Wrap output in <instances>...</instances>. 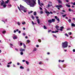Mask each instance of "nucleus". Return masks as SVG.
Here are the masks:
<instances>
[{
  "mask_svg": "<svg viewBox=\"0 0 75 75\" xmlns=\"http://www.w3.org/2000/svg\"><path fill=\"white\" fill-rule=\"evenodd\" d=\"M28 5H30V7H34V6L36 4V0H23Z\"/></svg>",
  "mask_w": 75,
  "mask_h": 75,
  "instance_id": "1",
  "label": "nucleus"
},
{
  "mask_svg": "<svg viewBox=\"0 0 75 75\" xmlns=\"http://www.w3.org/2000/svg\"><path fill=\"white\" fill-rule=\"evenodd\" d=\"M62 47L63 48H67L68 47V42H62Z\"/></svg>",
  "mask_w": 75,
  "mask_h": 75,
  "instance_id": "2",
  "label": "nucleus"
},
{
  "mask_svg": "<svg viewBox=\"0 0 75 75\" xmlns=\"http://www.w3.org/2000/svg\"><path fill=\"white\" fill-rule=\"evenodd\" d=\"M20 8L21 10L24 11V13H26L27 12V8L24 7L21 5H20Z\"/></svg>",
  "mask_w": 75,
  "mask_h": 75,
  "instance_id": "3",
  "label": "nucleus"
},
{
  "mask_svg": "<svg viewBox=\"0 0 75 75\" xmlns=\"http://www.w3.org/2000/svg\"><path fill=\"white\" fill-rule=\"evenodd\" d=\"M56 7H59V8H62V6L61 5H57L56 6Z\"/></svg>",
  "mask_w": 75,
  "mask_h": 75,
  "instance_id": "4",
  "label": "nucleus"
},
{
  "mask_svg": "<svg viewBox=\"0 0 75 75\" xmlns=\"http://www.w3.org/2000/svg\"><path fill=\"white\" fill-rule=\"evenodd\" d=\"M55 18H56V19H57V20L58 21H60V20H59V18H58V17H57V16H55Z\"/></svg>",
  "mask_w": 75,
  "mask_h": 75,
  "instance_id": "5",
  "label": "nucleus"
},
{
  "mask_svg": "<svg viewBox=\"0 0 75 75\" xmlns=\"http://www.w3.org/2000/svg\"><path fill=\"white\" fill-rule=\"evenodd\" d=\"M20 51L21 52H23V51H25V50L24 49H23L22 48L20 49Z\"/></svg>",
  "mask_w": 75,
  "mask_h": 75,
  "instance_id": "6",
  "label": "nucleus"
},
{
  "mask_svg": "<svg viewBox=\"0 0 75 75\" xmlns=\"http://www.w3.org/2000/svg\"><path fill=\"white\" fill-rule=\"evenodd\" d=\"M4 4V1H2L1 3V5L3 6Z\"/></svg>",
  "mask_w": 75,
  "mask_h": 75,
  "instance_id": "7",
  "label": "nucleus"
},
{
  "mask_svg": "<svg viewBox=\"0 0 75 75\" xmlns=\"http://www.w3.org/2000/svg\"><path fill=\"white\" fill-rule=\"evenodd\" d=\"M17 36L16 35L15 36H13V39H14V40H15L16 39H17Z\"/></svg>",
  "mask_w": 75,
  "mask_h": 75,
  "instance_id": "8",
  "label": "nucleus"
},
{
  "mask_svg": "<svg viewBox=\"0 0 75 75\" xmlns=\"http://www.w3.org/2000/svg\"><path fill=\"white\" fill-rule=\"evenodd\" d=\"M55 28H56L57 30H59V29L58 28H59V26L58 25H56L55 26Z\"/></svg>",
  "mask_w": 75,
  "mask_h": 75,
  "instance_id": "9",
  "label": "nucleus"
},
{
  "mask_svg": "<svg viewBox=\"0 0 75 75\" xmlns=\"http://www.w3.org/2000/svg\"><path fill=\"white\" fill-rule=\"evenodd\" d=\"M45 13H46V14H50V12L47 11H45Z\"/></svg>",
  "mask_w": 75,
  "mask_h": 75,
  "instance_id": "10",
  "label": "nucleus"
},
{
  "mask_svg": "<svg viewBox=\"0 0 75 75\" xmlns=\"http://www.w3.org/2000/svg\"><path fill=\"white\" fill-rule=\"evenodd\" d=\"M23 48H26V45H25V44L24 43H23Z\"/></svg>",
  "mask_w": 75,
  "mask_h": 75,
  "instance_id": "11",
  "label": "nucleus"
},
{
  "mask_svg": "<svg viewBox=\"0 0 75 75\" xmlns=\"http://www.w3.org/2000/svg\"><path fill=\"white\" fill-rule=\"evenodd\" d=\"M37 21L38 23V24H39L40 23V20H39V19H38L37 20Z\"/></svg>",
  "mask_w": 75,
  "mask_h": 75,
  "instance_id": "12",
  "label": "nucleus"
},
{
  "mask_svg": "<svg viewBox=\"0 0 75 75\" xmlns=\"http://www.w3.org/2000/svg\"><path fill=\"white\" fill-rule=\"evenodd\" d=\"M20 69H24V67L22 66H21L20 67Z\"/></svg>",
  "mask_w": 75,
  "mask_h": 75,
  "instance_id": "13",
  "label": "nucleus"
},
{
  "mask_svg": "<svg viewBox=\"0 0 75 75\" xmlns=\"http://www.w3.org/2000/svg\"><path fill=\"white\" fill-rule=\"evenodd\" d=\"M39 5H40V6L41 7H42V6H43V5H44V4L43 3H41L40 4H39Z\"/></svg>",
  "mask_w": 75,
  "mask_h": 75,
  "instance_id": "14",
  "label": "nucleus"
},
{
  "mask_svg": "<svg viewBox=\"0 0 75 75\" xmlns=\"http://www.w3.org/2000/svg\"><path fill=\"white\" fill-rule=\"evenodd\" d=\"M55 19H52V22H54L55 21Z\"/></svg>",
  "mask_w": 75,
  "mask_h": 75,
  "instance_id": "15",
  "label": "nucleus"
},
{
  "mask_svg": "<svg viewBox=\"0 0 75 75\" xmlns=\"http://www.w3.org/2000/svg\"><path fill=\"white\" fill-rule=\"evenodd\" d=\"M71 26L72 27H75V24L73 23H71Z\"/></svg>",
  "mask_w": 75,
  "mask_h": 75,
  "instance_id": "16",
  "label": "nucleus"
},
{
  "mask_svg": "<svg viewBox=\"0 0 75 75\" xmlns=\"http://www.w3.org/2000/svg\"><path fill=\"white\" fill-rule=\"evenodd\" d=\"M33 14H34V16H36V15L37 14V12L35 11L34 12Z\"/></svg>",
  "mask_w": 75,
  "mask_h": 75,
  "instance_id": "17",
  "label": "nucleus"
},
{
  "mask_svg": "<svg viewBox=\"0 0 75 75\" xmlns=\"http://www.w3.org/2000/svg\"><path fill=\"white\" fill-rule=\"evenodd\" d=\"M25 62L27 65H28L29 64V62L28 61H25Z\"/></svg>",
  "mask_w": 75,
  "mask_h": 75,
  "instance_id": "18",
  "label": "nucleus"
},
{
  "mask_svg": "<svg viewBox=\"0 0 75 75\" xmlns=\"http://www.w3.org/2000/svg\"><path fill=\"white\" fill-rule=\"evenodd\" d=\"M48 22L49 23H52V21L51 20H50L48 21Z\"/></svg>",
  "mask_w": 75,
  "mask_h": 75,
  "instance_id": "19",
  "label": "nucleus"
},
{
  "mask_svg": "<svg viewBox=\"0 0 75 75\" xmlns=\"http://www.w3.org/2000/svg\"><path fill=\"white\" fill-rule=\"evenodd\" d=\"M8 2H9V0H7L6 1H5V3H8Z\"/></svg>",
  "mask_w": 75,
  "mask_h": 75,
  "instance_id": "20",
  "label": "nucleus"
},
{
  "mask_svg": "<svg viewBox=\"0 0 75 75\" xmlns=\"http://www.w3.org/2000/svg\"><path fill=\"white\" fill-rule=\"evenodd\" d=\"M66 6H67V7H70V5H68L67 4L66 5Z\"/></svg>",
  "mask_w": 75,
  "mask_h": 75,
  "instance_id": "21",
  "label": "nucleus"
},
{
  "mask_svg": "<svg viewBox=\"0 0 75 75\" xmlns=\"http://www.w3.org/2000/svg\"><path fill=\"white\" fill-rule=\"evenodd\" d=\"M3 6L4 7V8L6 7V6H7V5L5 4H4Z\"/></svg>",
  "mask_w": 75,
  "mask_h": 75,
  "instance_id": "22",
  "label": "nucleus"
},
{
  "mask_svg": "<svg viewBox=\"0 0 75 75\" xmlns=\"http://www.w3.org/2000/svg\"><path fill=\"white\" fill-rule=\"evenodd\" d=\"M6 31L5 30H4L3 32H2V33H3V34H5V33H6Z\"/></svg>",
  "mask_w": 75,
  "mask_h": 75,
  "instance_id": "23",
  "label": "nucleus"
},
{
  "mask_svg": "<svg viewBox=\"0 0 75 75\" xmlns=\"http://www.w3.org/2000/svg\"><path fill=\"white\" fill-rule=\"evenodd\" d=\"M69 11H73V10L71 9L70 8H69Z\"/></svg>",
  "mask_w": 75,
  "mask_h": 75,
  "instance_id": "24",
  "label": "nucleus"
},
{
  "mask_svg": "<svg viewBox=\"0 0 75 75\" xmlns=\"http://www.w3.org/2000/svg\"><path fill=\"white\" fill-rule=\"evenodd\" d=\"M58 3H62V1H61V0H59L58 1Z\"/></svg>",
  "mask_w": 75,
  "mask_h": 75,
  "instance_id": "25",
  "label": "nucleus"
},
{
  "mask_svg": "<svg viewBox=\"0 0 75 75\" xmlns=\"http://www.w3.org/2000/svg\"><path fill=\"white\" fill-rule=\"evenodd\" d=\"M51 30H48V33H50V32H51Z\"/></svg>",
  "mask_w": 75,
  "mask_h": 75,
  "instance_id": "26",
  "label": "nucleus"
},
{
  "mask_svg": "<svg viewBox=\"0 0 75 75\" xmlns=\"http://www.w3.org/2000/svg\"><path fill=\"white\" fill-rule=\"evenodd\" d=\"M43 28H44V29H47V27H45V25L44 26Z\"/></svg>",
  "mask_w": 75,
  "mask_h": 75,
  "instance_id": "27",
  "label": "nucleus"
},
{
  "mask_svg": "<svg viewBox=\"0 0 75 75\" xmlns=\"http://www.w3.org/2000/svg\"><path fill=\"white\" fill-rule=\"evenodd\" d=\"M38 4H40V0H38Z\"/></svg>",
  "mask_w": 75,
  "mask_h": 75,
  "instance_id": "28",
  "label": "nucleus"
},
{
  "mask_svg": "<svg viewBox=\"0 0 75 75\" xmlns=\"http://www.w3.org/2000/svg\"><path fill=\"white\" fill-rule=\"evenodd\" d=\"M38 41L39 42H41V40L40 39H39Z\"/></svg>",
  "mask_w": 75,
  "mask_h": 75,
  "instance_id": "29",
  "label": "nucleus"
},
{
  "mask_svg": "<svg viewBox=\"0 0 75 75\" xmlns=\"http://www.w3.org/2000/svg\"><path fill=\"white\" fill-rule=\"evenodd\" d=\"M68 21L69 22V23H70V22H71V20L70 19H69L68 20Z\"/></svg>",
  "mask_w": 75,
  "mask_h": 75,
  "instance_id": "30",
  "label": "nucleus"
},
{
  "mask_svg": "<svg viewBox=\"0 0 75 75\" xmlns=\"http://www.w3.org/2000/svg\"><path fill=\"white\" fill-rule=\"evenodd\" d=\"M66 16H67V15L65 14V15H62V16L63 17H65Z\"/></svg>",
  "mask_w": 75,
  "mask_h": 75,
  "instance_id": "31",
  "label": "nucleus"
},
{
  "mask_svg": "<svg viewBox=\"0 0 75 75\" xmlns=\"http://www.w3.org/2000/svg\"><path fill=\"white\" fill-rule=\"evenodd\" d=\"M17 24L18 25H20V22H18Z\"/></svg>",
  "mask_w": 75,
  "mask_h": 75,
  "instance_id": "32",
  "label": "nucleus"
},
{
  "mask_svg": "<svg viewBox=\"0 0 75 75\" xmlns=\"http://www.w3.org/2000/svg\"><path fill=\"white\" fill-rule=\"evenodd\" d=\"M22 24L24 25V24H25V22H24L22 23Z\"/></svg>",
  "mask_w": 75,
  "mask_h": 75,
  "instance_id": "33",
  "label": "nucleus"
},
{
  "mask_svg": "<svg viewBox=\"0 0 75 75\" xmlns=\"http://www.w3.org/2000/svg\"><path fill=\"white\" fill-rule=\"evenodd\" d=\"M69 35H71L72 34V33L71 32H69L68 33Z\"/></svg>",
  "mask_w": 75,
  "mask_h": 75,
  "instance_id": "34",
  "label": "nucleus"
},
{
  "mask_svg": "<svg viewBox=\"0 0 75 75\" xmlns=\"http://www.w3.org/2000/svg\"><path fill=\"white\" fill-rule=\"evenodd\" d=\"M21 55H23V52H21L20 53Z\"/></svg>",
  "mask_w": 75,
  "mask_h": 75,
  "instance_id": "35",
  "label": "nucleus"
},
{
  "mask_svg": "<svg viewBox=\"0 0 75 75\" xmlns=\"http://www.w3.org/2000/svg\"><path fill=\"white\" fill-rule=\"evenodd\" d=\"M31 17L33 19V20H34V17L33 15L31 16Z\"/></svg>",
  "mask_w": 75,
  "mask_h": 75,
  "instance_id": "36",
  "label": "nucleus"
},
{
  "mask_svg": "<svg viewBox=\"0 0 75 75\" xmlns=\"http://www.w3.org/2000/svg\"><path fill=\"white\" fill-rule=\"evenodd\" d=\"M36 50H37V49H36V48H35V49H34L33 50V51H36Z\"/></svg>",
  "mask_w": 75,
  "mask_h": 75,
  "instance_id": "37",
  "label": "nucleus"
},
{
  "mask_svg": "<svg viewBox=\"0 0 75 75\" xmlns=\"http://www.w3.org/2000/svg\"><path fill=\"white\" fill-rule=\"evenodd\" d=\"M53 37H55V38H57V36L54 35H53Z\"/></svg>",
  "mask_w": 75,
  "mask_h": 75,
  "instance_id": "38",
  "label": "nucleus"
},
{
  "mask_svg": "<svg viewBox=\"0 0 75 75\" xmlns=\"http://www.w3.org/2000/svg\"><path fill=\"white\" fill-rule=\"evenodd\" d=\"M10 45H11V47H12V46H13V44H10Z\"/></svg>",
  "mask_w": 75,
  "mask_h": 75,
  "instance_id": "39",
  "label": "nucleus"
},
{
  "mask_svg": "<svg viewBox=\"0 0 75 75\" xmlns=\"http://www.w3.org/2000/svg\"><path fill=\"white\" fill-rule=\"evenodd\" d=\"M40 13V14H42V13H43V11H41Z\"/></svg>",
  "mask_w": 75,
  "mask_h": 75,
  "instance_id": "40",
  "label": "nucleus"
},
{
  "mask_svg": "<svg viewBox=\"0 0 75 75\" xmlns=\"http://www.w3.org/2000/svg\"><path fill=\"white\" fill-rule=\"evenodd\" d=\"M11 63H12V62H10L9 63H8V64H11Z\"/></svg>",
  "mask_w": 75,
  "mask_h": 75,
  "instance_id": "41",
  "label": "nucleus"
},
{
  "mask_svg": "<svg viewBox=\"0 0 75 75\" xmlns=\"http://www.w3.org/2000/svg\"><path fill=\"white\" fill-rule=\"evenodd\" d=\"M65 35H66L67 37H68V34H67V33H66L65 34Z\"/></svg>",
  "mask_w": 75,
  "mask_h": 75,
  "instance_id": "42",
  "label": "nucleus"
},
{
  "mask_svg": "<svg viewBox=\"0 0 75 75\" xmlns=\"http://www.w3.org/2000/svg\"><path fill=\"white\" fill-rule=\"evenodd\" d=\"M20 45L21 46H22V45H23V43L21 42L20 43Z\"/></svg>",
  "mask_w": 75,
  "mask_h": 75,
  "instance_id": "43",
  "label": "nucleus"
},
{
  "mask_svg": "<svg viewBox=\"0 0 75 75\" xmlns=\"http://www.w3.org/2000/svg\"><path fill=\"white\" fill-rule=\"evenodd\" d=\"M60 28L61 29H64V27H62V26L61 27H60Z\"/></svg>",
  "mask_w": 75,
  "mask_h": 75,
  "instance_id": "44",
  "label": "nucleus"
},
{
  "mask_svg": "<svg viewBox=\"0 0 75 75\" xmlns=\"http://www.w3.org/2000/svg\"><path fill=\"white\" fill-rule=\"evenodd\" d=\"M27 42H28V43H29V42H30V41L29 40H27Z\"/></svg>",
  "mask_w": 75,
  "mask_h": 75,
  "instance_id": "45",
  "label": "nucleus"
},
{
  "mask_svg": "<svg viewBox=\"0 0 75 75\" xmlns=\"http://www.w3.org/2000/svg\"><path fill=\"white\" fill-rule=\"evenodd\" d=\"M52 33H56V32H55L54 31H52Z\"/></svg>",
  "mask_w": 75,
  "mask_h": 75,
  "instance_id": "46",
  "label": "nucleus"
},
{
  "mask_svg": "<svg viewBox=\"0 0 75 75\" xmlns=\"http://www.w3.org/2000/svg\"><path fill=\"white\" fill-rule=\"evenodd\" d=\"M18 33H19V34H20V33H21V31L20 30H19Z\"/></svg>",
  "mask_w": 75,
  "mask_h": 75,
  "instance_id": "47",
  "label": "nucleus"
},
{
  "mask_svg": "<svg viewBox=\"0 0 75 75\" xmlns=\"http://www.w3.org/2000/svg\"><path fill=\"white\" fill-rule=\"evenodd\" d=\"M42 63V62H40L39 63V64H41V63Z\"/></svg>",
  "mask_w": 75,
  "mask_h": 75,
  "instance_id": "48",
  "label": "nucleus"
},
{
  "mask_svg": "<svg viewBox=\"0 0 75 75\" xmlns=\"http://www.w3.org/2000/svg\"><path fill=\"white\" fill-rule=\"evenodd\" d=\"M55 33H58V30H56L55 31Z\"/></svg>",
  "mask_w": 75,
  "mask_h": 75,
  "instance_id": "49",
  "label": "nucleus"
},
{
  "mask_svg": "<svg viewBox=\"0 0 75 75\" xmlns=\"http://www.w3.org/2000/svg\"><path fill=\"white\" fill-rule=\"evenodd\" d=\"M73 5H74V6H75V2H74V3H72Z\"/></svg>",
  "mask_w": 75,
  "mask_h": 75,
  "instance_id": "50",
  "label": "nucleus"
},
{
  "mask_svg": "<svg viewBox=\"0 0 75 75\" xmlns=\"http://www.w3.org/2000/svg\"><path fill=\"white\" fill-rule=\"evenodd\" d=\"M7 67H8V68H9V67H10V65H7Z\"/></svg>",
  "mask_w": 75,
  "mask_h": 75,
  "instance_id": "51",
  "label": "nucleus"
},
{
  "mask_svg": "<svg viewBox=\"0 0 75 75\" xmlns=\"http://www.w3.org/2000/svg\"><path fill=\"white\" fill-rule=\"evenodd\" d=\"M71 30V28H69L67 29V30Z\"/></svg>",
  "mask_w": 75,
  "mask_h": 75,
  "instance_id": "52",
  "label": "nucleus"
},
{
  "mask_svg": "<svg viewBox=\"0 0 75 75\" xmlns=\"http://www.w3.org/2000/svg\"><path fill=\"white\" fill-rule=\"evenodd\" d=\"M17 65H20V63L19 62L17 63Z\"/></svg>",
  "mask_w": 75,
  "mask_h": 75,
  "instance_id": "53",
  "label": "nucleus"
},
{
  "mask_svg": "<svg viewBox=\"0 0 75 75\" xmlns=\"http://www.w3.org/2000/svg\"><path fill=\"white\" fill-rule=\"evenodd\" d=\"M48 7H50V5H49V4H48V5L47 6Z\"/></svg>",
  "mask_w": 75,
  "mask_h": 75,
  "instance_id": "54",
  "label": "nucleus"
},
{
  "mask_svg": "<svg viewBox=\"0 0 75 75\" xmlns=\"http://www.w3.org/2000/svg\"><path fill=\"white\" fill-rule=\"evenodd\" d=\"M13 67H16V65H14V64H13Z\"/></svg>",
  "mask_w": 75,
  "mask_h": 75,
  "instance_id": "55",
  "label": "nucleus"
},
{
  "mask_svg": "<svg viewBox=\"0 0 75 75\" xmlns=\"http://www.w3.org/2000/svg\"><path fill=\"white\" fill-rule=\"evenodd\" d=\"M22 62H25V60H22Z\"/></svg>",
  "mask_w": 75,
  "mask_h": 75,
  "instance_id": "56",
  "label": "nucleus"
},
{
  "mask_svg": "<svg viewBox=\"0 0 75 75\" xmlns=\"http://www.w3.org/2000/svg\"><path fill=\"white\" fill-rule=\"evenodd\" d=\"M40 10H42V8H41V7H40Z\"/></svg>",
  "mask_w": 75,
  "mask_h": 75,
  "instance_id": "57",
  "label": "nucleus"
},
{
  "mask_svg": "<svg viewBox=\"0 0 75 75\" xmlns=\"http://www.w3.org/2000/svg\"><path fill=\"white\" fill-rule=\"evenodd\" d=\"M73 52H75V49H73Z\"/></svg>",
  "mask_w": 75,
  "mask_h": 75,
  "instance_id": "58",
  "label": "nucleus"
},
{
  "mask_svg": "<svg viewBox=\"0 0 75 75\" xmlns=\"http://www.w3.org/2000/svg\"><path fill=\"white\" fill-rule=\"evenodd\" d=\"M36 47H39V45H36Z\"/></svg>",
  "mask_w": 75,
  "mask_h": 75,
  "instance_id": "59",
  "label": "nucleus"
},
{
  "mask_svg": "<svg viewBox=\"0 0 75 75\" xmlns=\"http://www.w3.org/2000/svg\"><path fill=\"white\" fill-rule=\"evenodd\" d=\"M60 30H61L62 31L63 29H60Z\"/></svg>",
  "mask_w": 75,
  "mask_h": 75,
  "instance_id": "60",
  "label": "nucleus"
},
{
  "mask_svg": "<svg viewBox=\"0 0 75 75\" xmlns=\"http://www.w3.org/2000/svg\"><path fill=\"white\" fill-rule=\"evenodd\" d=\"M67 2H69V1L68 0H65Z\"/></svg>",
  "mask_w": 75,
  "mask_h": 75,
  "instance_id": "61",
  "label": "nucleus"
},
{
  "mask_svg": "<svg viewBox=\"0 0 75 75\" xmlns=\"http://www.w3.org/2000/svg\"><path fill=\"white\" fill-rule=\"evenodd\" d=\"M18 31H19V30L18 29H17L16 30V31L18 32Z\"/></svg>",
  "mask_w": 75,
  "mask_h": 75,
  "instance_id": "62",
  "label": "nucleus"
},
{
  "mask_svg": "<svg viewBox=\"0 0 75 75\" xmlns=\"http://www.w3.org/2000/svg\"><path fill=\"white\" fill-rule=\"evenodd\" d=\"M23 35H25V33H23Z\"/></svg>",
  "mask_w": 75,
  "mask_h": 75,
  "instance_id": "63",
  "label": "nucleus"
},
{
  "mask_svg": "<svg viewBox=\"0 0 75 75\" xmlns=\"http://www.w3.org/2000/svg\"><path fill=\"white\" fill-rule=\"evenodd\" d=\"M27 70L28 71H29V69H27Z\"/></svg>",
  "mask_w": 75,
  "mask_h": 75,
  "instance_id": "64",
  "label": "nucleus"
}]
</instances>
